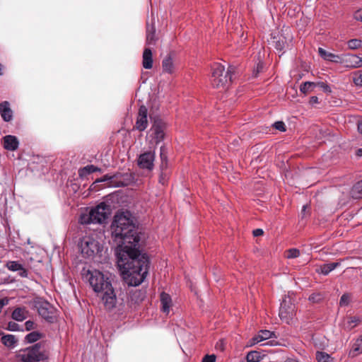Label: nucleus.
Segmentation results:
<instances>
[{"mask_svg":"<svg viewBox=\"0 0 362 362\" xmlns=\"http://www.w3.org/2000/svg\"><path fill=\"white\" fill-rule=\"evenodd\" d=\"M1 343L8 349H14L18 342V339L13 334H5L1 338Z\"/></svg>","mask_w":362,"mask_h":362,"instance_id":"nucleus-23","label":"nucleus"},{"mask_svg":"<svg viewBox=\"0 0 362 362\" xmlns=\"http://www.w3.org/2000/svg\"><path fill=\"white\" fill-rule=\"evenodd\" d=\"M316 85L317 88H320L325 93L332 92L330 87L323 81H316Z\"/></svg>","mask_w":362,"mask_h":362,"instance_id":"nucleus-39","label":"nucleus"},{"mask_svg":"<svg viewBox=\"0 0 362 362\" xmlns=\"http://www.w3.org/2000/svg\"><path fill=\"white\" fill-rule=\"evenodd\" d=\"M357 127H358V132L362 134V120H359L358 121V123H357Z\"/></svg>","mask_w":362,"mask_h":362,"instance_id":"nucleus-54","label":"nucleus"},{"mask_svg":"<svg viewBox=\"0 0 362 362\" xmlns=\"http://www.w3.org/2000/svg\"><path fill=\"white\" fill-rule=\"evenodd\" d=\"M216 359V356L214 354H206L203 357L202 362H215Z\"/></svg>","mask_w":362,"mask_h":362,"instance_id":"nucleus-46","label":"nucleus"},{"mask_svg":"<svg viewBox=\"0 0 362 362\" xmlns=\"http://www.w3.org/2000/svg\"><path fill=\"white\" fill-rule=\"evenodd\" d=\"M340 265V262H331L327 264H323L320 265L317 269L316 272L317 273L322 274L323 275H328L332 271L335 269Z\"/></svg>","mask_w":362,"mask_h":362,"instance_id":"nucleus-24","label":"nucleus"},{"mask_svg":"<svg viewBox=\"0 0 362 362\" xmlns=\"http://www.w3.org/2000/svg\"><path fill=\"white\" fill-rule=\"evenodd\" d=\"M356 155L358 157H361L362 156V148H358L357 151H356Z\"/></svg>","mask_w":362,"mask_h":362,"instance_id":"nucleus-56","label":"nucleus"},{"mask_svg":"<svg viewBox=\"0 0 362 362\" xmlns=\"http://www.w3.org/2000/svg\"><path fill=\"white\" fill-rule=\"evenodd\" d=\"M273 127L280 132H286V126L284 122L282 121H277L274 123Z\"/></svg>","mask_w":362,"mask_h":362,"instance_id":"nucleus-43","label":"nucleus"},{"mask_svg":"<svg viewBox=\"0 0 362 362\" xmlns=\"http://www.w3.org/2000/svg\"><path fill=\"white\" fill-rule=\"evenodd\" d=\"M1 66V64H0V67Z\"/></svg>","mask_w":362,"mask_h":362,"instance_id":"nucleus-63","label":"nucleus"},{"mask_svg":"<svg viewBox=\"0 0 362 362\" xmlns=\"http://www.w3.org/2000/svg\"><path fill=\"white\" fill-rule=\"evenodd\" d=\"M81 274L83 281L88 282L93 291L100 297L107 310L119 312L122 310L123 303H119L109 276L99 270L85 268Z\"/></svg>","mask_w":362,"mask_h":362,"instance_id":"nucleus-2","label":"nucleus"},{"mask_svg":"<svg viewBox=\"0 0 362 362\" xmlns=\"http://www.w3.org/2000/svg\"><path fill=\"white\" fill-rule=\"evenodd\" d=\"M141 78L144 80V82H145V81H146L147 78H148V76H147V72H144V71H143V72L141 73Z\"/></svg>","mask_w":362,"mask_h":362,"instance_id":"nucleus-55","label":"nucleus"},{"mask_svg":"<svg viewBox=\"0 0 362 362\" xmlns=\"http://www.w3.org/2000/svg\"><path fill=\"white\" fill-rule=\"evenodd\" d=\"M110 215V207L105 203L101 202L95 207L90 209L86 213H82L79 217L81 224L103 223Z\"/></svg>","mask_w":362,"mask_h":362,"instance_id":"nucleus-4","label":"nucleus"},{"mask_svg":"<svg viewBox=\"0 0 362 362\" xmlns=\"http://www.w3.org/2000/svg\"><path fill=\"white\" fill-rule=\"evenodd\" d=\"M29 308L35 309L38 315L44 320L49 323H53L57 320V309L49 302L40 298L33 297L32 298L24 296V305Z\"/></svg>","mask_w":362,"mask_h":362,"instance_id":"nucleus-3","label":"nucleus"},{"mask_svg":"<svg viewBox=\"0 0 362 362\" xmlns=\"http://www.w3.org/2000/svg\"><path fill=\"white\" fill-rule=\"evenodd\" d=\"M26 161V175L32 174L34 176H40L48 171L47 160L38 155H26L24 162Z\"/></svg>","mask_w":362,"mask_h":362,"instance_id":"nucleus-5","label":"nucleus"},{"mask_svg":"<svg viewBox=\"0 0 362 362\" xmlns=\"http://www.w3.org/2000/svg\"><path fill=\"white\" fill-rule=\"evenodd\" d=\"M18 360L20 361H23V356L18 355Z\"/></svg>","mask_w":362,"mask_h":362,"instance_id":"nucleus-59","label":"nucleus"},{"mask_svg":"<svg viewBox=\"0 0 362 362\" xmlns=\"http://www.w3.org/2000/svg\"><path fill=\"white\" fill-rule=\"evenodd\" d=\"M318 54L322 59H324L325 60L329 61V62H334V63H339V64H342L344 62H349V55H346L344 57L337 55L332 52H327L321 47H319V49H318Z\"/></svg>","mask_w":362,"mask_h":362,"instance_id":"nucleus-14","label":"nucleus"},{"mask_svg":"<svg viewBox=\"0 0 362 362\" xmlns=\"http://www.w3.org/2000/svg\"><path fill=\"white\" fill-rule=\"evenodd\" d=\"M152 52L150 49L146 48L143 53V66L144 68H152Z\"/></svg>","mask_w":362,"mask_h":362,"instance_id":"nucleus-27","label":"nucleus"},{"mask_svg":"<svg viewBox=\"0 0 362 362\" xmlns=\"http://www.w3.org/2000/svg\"><path fill=\"white\" fill-rule=\"evenodd\" d=\"M272 42L278 51H282L288 44L286 37L282 34H278L276 36H274Z\"/></svg>","mask_w":362,"mask_h":362,"instance_id":"nucleus-25","label":"nucleus"},{"mask_svg":"<svg viewBox=\"0 0 362 362\" xmlns=\"http://www.w3.org/2000/svg\"><path fill=\"white\" fill-rule=\"evenodd\" d=\"M146 291L145 289L134 288L129 291V298L135 303L141 302L146 298Z\"/></svg>","mask_w":362,"mask_h":362,"instance_id":"nucleus-21","label":"nucleus"},{"mask_svg":"<svg viewBox=\"0 0 362 362\" xmlns=\"http://www.w3.org/2000/svg\"><path fill=\"white\" fill-rule=\"evenodd\" d=\"M147 108L144 105L139 107L137 119L135 124V128L140 131H144L148 126Z\"/></svg>","mask_w":362,"mask_h":362,"instance_id":"nucleus-15","label":"nucleus"},{"mask_svg":"<svg viewBox=\"0 0 362 362\" xmlns=\"http://www.w3.org/2000/svg\"><path fill=\"white\" fill-rule=\"evenodd\" d=\"M264 355H262L259 351H250L246 356L247 362H259L262 360Z\"/></svg>","mask_w":362,"mask_h":362,"instance_id":"nucleus-30","label":"nucleus"},{"mask_svg":"<svg viewBox=\"0 0 362 362\" xmlns=\"http://www.w3.org/2000/svg\"><path fill=\"white\" fill-rule=\"evenodd\" d=\"M284 362H298V361L293 358H287Z\"/></svg>","mask_w":362,"mask_h":362,"instance_id":"nucleus-57","label":"nucleus"},{"mask_svg":"<svg viewBox=\"0 0 362 362\" xmlns=\"http://www.w3.org/2000/svg\"><path fill=\"white\" fill-rule=\"evenodd\" d=\"M300 251L296 248H291L288 250L287 258L292 259L299 257Z\"/></svg>","mask_w":362,"mask_h":362,"instance_id":"nucleus-41","label":"nucleus"},{"mask_svg":"<svg viewBox=\"0 0 362 362\" xmlns=\"http://www.w3.org/2000/svg\"><path fill=\"white\" fill-rule=\"evenodd\" d=\"M306 208H307V206H306V205H304V206H303V209H302V210H301V214L305 213V210H306Z\"/></svg>","mask_w":362,"mask_h":362,"instance_id":"nucleus-58","label":"nucleus"},{"mask_svg":"<svg viewBox=\"0 0 362 362\" xmlns=\"http://www.w3.org/2000/svg\"><path fill=\"white\" fill-rule=\"evenodd\" d=\"M40 325L36 322L33 320H27L24 322V332H33V330H39Z\"/></svg>","mask_w":362,"mask_h":362,"instance_id":"nucleus-32","label":"nucleus"},{"mask_svg":"<svg viewBox=\"0 0 362 362\" xmlns=\"http://www.w3.org/2000/svg\"><path fill=\"white\" fill-rule=\"evenodd\" d=\"M353 193H357V197L362 196V180L356 182L353 187Z\"/></svg>","mask_w":362,"mask_h":362,"instance_id":"nucleus-40","label":"nucleus"},{"mask_svg":"<svg viewBox=\"0 0 362 362\" xmlns=\"http://www.w3.org/2000/svg\"><path fill=\"white\" fill-rule=\"evenodd\" d=\"M152 126L148 132V137L151 142L158 145L165 138L166 124L158 117L151 118Z\"/></svg>","mask_w":362,"mask_h":362,"instance_id":"nucleus-7","label":"nucleus"},{"mask_svg":"<svg viewBox=\"0 0 362 362\" xmlns=\"http://www.w3.org/2000/svg\"><path fill=\"white\" fill-rule=\"evenodd\" d=\"M347 45L351 49H357L362 47V40L360 39H351L347 42Z\"/></svg>","mask_w":362,"mask_h":362,"instance_id":"nucleus-34","label":"nucleus"},{"mask_svg":"<svg viewBox=\"0 0 362 362\" xmlns=\"http://www.w3.org/2000/svg\"><path fill=\"white\" fill-rule=\"evenodd\" d=\"M226 66H228V68H231L230 65H228L226 62L223 61V63L219 64V66L218 68L224 69Z\"/></svg>","mask_w":362,"mask_h":362,"instance_id":"nucleus-52","label":"nucleus"},{"mask_svg":"<svg viewBox=\"0 0 362 362\" xmlns=\"http://www.w3.org/2000/svg\"><path fill=\"white\" fill-rule=\"evenodd\" d=\"M361 321V319L358 316L349 317L347 320V328L351 329L355 327Z\"/></svg>","mask_w":362,"mask_h":362,"instance_id":"nucleus-33","label":"nucleus"},{"mask_svg":"<svg viewBox=\"0 0 362 362\" xmlns=\"http://www.w3.org/2000/svg\"><path fill=\"white\" fill-rule=\"evenodd\" d=\"M232 81L230 69H214L211 76V82L214 87L226 88Z\"/></svg>","mask_w":362,"mask_h":362,"instance_id":"nucleus-8","label":"nucleus"},{"mask_svg":"<svg viewBox=\"0 0 362 362\" xmlns=\"http://www.w3.org/2000/svg\"><path fill=\"white\" fill-rule=\"evenodd\" d=\"M12 318L16 321H23V310L20 308L14 310L12 313Z\"/></svg>","mask_w":362,"mask_h":362,"instance_id":"nucleus-38","label":"nucleus"},{"mask_svg":"<svg viewBox=\"0 0 362 362\" xmlns=\"http://www.w3.org/2000/svg\"><path fill=\"white\" fill-rule=\"evenodd\" d=\"M4 147L8 151H15L19 144L17 138L12 135L5 136L3 139Z\"/></svg>","mask_w":362,"mask_h":362,"instance_id":"nucleus-20","label":"nucleus"},{"mask_svg":"<svg viewBox=\"0 0 362 362\" xmlns=\"http://www.w3.org/2000/svg\"><path fill=\"white\" fill-rule=\"evenodd\" d=\"M272 335H274L272 332L267 329H262L255 337H253L252 340L254 344H258L272 338Z\"/></svg>","mask_w":362,"mask_h":362,"instance_id":"nucleus-26","label":"nucleus"},{"mask_svg":"<svg viewBox=\"0 0 362 362\" xmlns=\"http://www.w3.org/2000/svg\"><path fill=\"white\" fill-rule=\"evenodd\" d=\"M310 105H315V104H318L319 103V99L317 96H312L310 98Z\"/></svg>","mask_w":362,"mask_h":362,"instance_id":"nucleus-51","label":"nucleus"},{"mask_svg":"<svg viewBox=\"0 0 362 362\" xmlns=\"http://www.w3.org/2000/svg\"><path fill=\"white\" fill-rule=\"evenodd\" d=\"M350 302V296L348 293H344L341 296L340 300H339V305L340 306H346L349 305Z\"/></svg>","mask_w":362,"mask_h":362,"instance_id":"nucleus-42","label":"nucleus"},{"mask_svg":"<svg viewBox=\"0 0 362 362\" xmlns=\"http://www.w3.org/2000/svg\"><path fill=\"white\" fill-rule=\"evenodd\" d=\"M316 358L318 362H329L330 356L322 351H317L316 353Z\"/></svg>","mask_w":362,"mask_h":362,"instance_id":"nucleus-35","label":"nucleus"},{"mask_svg":"<svg viewBox=\"0 0 362 362\" xmlns=\"http://www.w3.org/2000/svg\"><path fill=\"white\" fill-rule=\"evenodd\" d=\"M354 60V62H355V65H351V66H349V65H346L347 67L350 66L351 68H358V67H361L362 66V58H359L358 57L356 56V55H349V62H351Z\"/></svg>","mask_w":362,"mask_h":362,"instance_id":"nucleus-36","label":"nucleus"},{"mask_svg":"<svg viewBox=\"0 0 362 362\" xmlns=\"http://www.w3.org/2000/svg\"><path fill=\"white\" fill-rule=\"evenodd\" d=\"M167 70L168 71V72H169L170 74H172V73H173V71H172V70H173V69H167Z\"/></svg>","mask_w":362,"mask_h":362,"instance_id":"nucleus-60","label":"nucleus"},{"mask_svg":"<svg viewBox=\"0 0 362 362\" xmlns=\"http://www.w3.org/2000/svg\"><path fill=\"white\" fill-rule=\"evenodd\" d=\"M351 353L353 354V356L362 353V334L360 335L354 343Z\"/></svg>","mask_w":362,"mask_h":362,"instance_id":"nucleus-31","label":"nucleus"},{"mask_svg":"<svg viewBox=\"0 0 362 362\" xmlns=\"http://www.w3.org/2000/svg\"><path fill=\"white\" fill-rule=\"evenodd\" d=\"M317 88L316 81H305L300 86V91L306 95Z\"/></svg>","mask_w":362,"mask_h":362,"instance_id":"nucleus-28","label":"nucleus"},{"mask_svg":"<svg viewBox=\"0 0 362 362\" xmlns=\"http://www.w3.org/2000/svg\"><path fill=\"white\" fill-rule=\"evenodd\" d=\"M294 315V306L292 304L287 305L286 300H283L279 308V317L281 320L287 324H290Z\"/></svg>","mask_w":362,"mask_h":362,"instance_id":"nucleus-13","label":"nucleus"},{"mask_svg":"<svg viewBox=\"0 0 362 362\" xmlns=\"http://www.w3.org/2000/svg\"><path fill=\"white\" fill-rule=\"evenodd\" d=\"M163 68H170L171 66H178V60L175 52H170L163 59Z\"/></svg>","mask_w":362,"mask_h":362,"instance_id":"nucleus-19","label":"nucleus"},{"mask_svg":"<svg viewBox=\"0 0 362 362\" xmlns=\"http://www.w3.org/2000/svg\"><path fill=\"white\" fill-rule=\"evenodd\" d=\"M252 234L255 237H258L263 234V230L260 228H257L253 230Z\"/></svg>","mask_w":362,"mask_h":362,"instance_id":"nucleus-50","label":"nucleus"},{"mask_svg":"<svg viewBox=\"0 0 362 362\" xmlns=\"http://www.w3.org/2000/svg\"><path fill=\"white\" fill-rule=\"evenodd\" d=\"M7 329L9 331H18L20 329V326L14 321L9 322L7 325Z\"/></svg>","mask_w":362,"mask_h":362,"instance_id":"nucleus-44","label":"nucleus"},{"mask_svg":"<svg viewBox=\"0 0 362 362\" xmlns=\"http://www.w3.org/2000/svg\"><path fill=\"white\" fill-rule=\"evenodd\" d=\"M354 82L356 86H362V74L361 72L355 74Z\"/></svg>","mask_w":362,"mask_h":362,"instance_id":"nucleus-45","label":"nucleus"},{"mask_svg":"<svg viewBox=\"0 0 362 362\" xmlns=\"http://www.w3.org/2000/svg\"><path fill=\"white\" fill-rule=\"evenodd\" d=\"M105 181H110V185L112 186V182H113V175H103L100 180H98V182H105Z\"/></svg>","mask_w":362,"mask_h":362,"instance_id":"nucleus-47","label":"nucleus"},{"mask_svg":"<svg viewBox=\"0 0 362 362\" xmlns=\"http://www.w3.org/2000/svg\"><path fill=\"white\" fill-rule=\"evenodd\" d=\"M6 266L9 270L13 272L23 270V266L17 262H8Z\"/></svg>","mask_w":362,"mask_h":362,"instance_id":"nucleus-37","label":"nucleus"},{"mask_svg":"<svg viewBox=\"0 0 362 362\" xmlns=\"http://www.w3.org/2000/svg\"><path fill=\"white\" fill-rule=\"evenodd\" d=\"M134 177L130 173H117L113 175L112 186L115 187H127L134 182Z\"/></svg>","mask_w":362,"mask_h":362,"instance_id":"nucleus-11","label":"nucleus"},{"mask_svg":"<svg viewBox=\"0 0 362 362\" xmlns=\"http://www.w3.org/2000/svg\"><path fill=\"white\" fill-rule=\"evenodd\" d=\"M269 342H265V343H263L262 345V346H264V345H267V344H269Z\"/></svg>","mask_w":362,"mask_h":362,"instance_id":"nucleus-61","label":"nucleus"},{"mask_svg":"<svg viewBox=\"0 0 362 362\" xmlns=\"http://www.w3.org/2000/svg\"><path fill=\"white\" fill-rule=\"evenodd\" d=\"M160 158H161L162 160L163 159H166V156L164 154V147L163 146L160 147Z\"/></svg>","mask_w":362,"mask_h":362,"instance_id":"nucleus-53","label":"nucleus"},{"mask_svg":"<svg viewBox=\"0 0 362 362\" xmlns=\"http://www.w3.org/2000/svg\"><path fill=\"white\" fill-rule=\"evenodd\" d=\"M112 237L117 242V264L126 284L137 286L148 271V257L139 250L140 236L136 219L129 211H117L111 224Z\"/></svg>","mask_w":362,"mask_h":362,"instance_id":"nucleus-1","label":"nucleus"},{"mask_svg":"<svg viewBox=\"0 0 362 362\" xmlns=\"http://www.w3.org/2000/svg\"><path fill=\"white\" fill-rule=\"evenodd\" d=\"M45 337L43 332L40 330H33L24 335V344L37 342Z\"/></svg>","mask_w":362,"mask_h":362,"instance_id":"nucleus-18","label":"nucleus"},{"mask_svg":"<svg viewBox=\"0 0 362 362\" xmlns=\"http://www.w3.org/2000/svg\"><path fill=\"white\" fill-rule=\"evenodd\" d=\"M97 171H100V169L93 165H88L80 169L78 174L80 177H83Z\"/></svg>","mask_w":362,"mask_h":362,"instance_id":"nucleus-29","label":"nucleus"},{"mask_svg":"<svg viewBox=\"0 0 362 362\" xmlns=\"http://www.w3.org/2000/svg\"><path fill=\"white\" fill-rule=\"evenodd\" d=\"M322 299V296L320 293H314L310 296L309 300L312 302H318Z\"/></svg>","mask_w":362,"mask_h":362,"instance_id":"nucleus-48","label":"nucleus"},{"mask_svg":"<svg viewBox=\"0 0 362 362\" xmlns=\"http://www.w3.org/2000/svg\"><path fill=\"white\" fill-rule=\"evenodd\" d=\"M156 27L154 23H146V42L148 45H155L157 40Z\"/></svg>","mask_w":362,"mask_h":362,"instance_id":"nucleus-22","label":"nucleus"},{"mask_svg":"<svg viewBox=\"0 0 362 362\" xmlns=\"http://www.w3.org/2000/svg\"><path fill=\"white\" fill-rule=\"evenodd\" d=\"M40 248L35 245H32L30 239H28L27 243H24V267L32 268L35 267V264L41 262V257L39 255ZM24 277H27V271L24 268Z\"/></svg>","mask_w":362,"mask_h":362,"instance_id":"nucleus-6","label":"nucleus"},{"mask_svg":"<svg viewBox=\"0 0 362 362\" xmlns=\"http://www.w3.org/2000/svg\"><path fill=\"white\" fill-rule=\"evenodd\" d=\"M155 160V153L152 151H148L141 153L138 158V165L140 168L151 170L153 168V162Z\"/></svg>","mask_w":362,"mask_h":362,"instance_id":"nucleus-12","label":"nucleus"},{"mask_svg":"<svg viewBox=\"0 0 362 362\" xmlns=\"http://www.w3.org/2000/svg\"><path fill=\"white\" fill-rule=\"evenodd\" d=\"M24 362H39L47 357L41 342H37L33 346L24 349Z\"/></svg>","mask_w":362,"mask_h":362,"instance_id":"nucleus-9","label":"nucleus"},{"mask_svg":"<svg viewBox=\"0 0 362 362\" xmlns=\"http://www.w3.org/2000/svg\"><path fill=\"white\" fill-rule=\"evenodd\" d=\"M354 17L356 20L362 22V9H359L354 13Z\"/></svg>","mask_w":362,"mask_h":362,"instance_id":"nucleus-49","label":"nucleus"},{"mask_svg":"<svg viewBox=\"0 0 362 362\" xmlns=\"http://www.w3.org/2000/svg\"><path fill=\"white\" fill-rule=\"evenodd\" d=\"M160 301L162 312L168 315L172 306V299L170 296L165 292H162L160 295Z\"/></svg>","mask_w":362,"mask_h":362,"instance_id":"nucleus-17","label":"nucleus"},{"mask_svg":"<svg viewBox=\"0 0 362 362\" xmlns=\"http://www.w3.org/2000/svg\"><path fill=\"white\" fill-rule=\"evenodd\" d=\"M81 252L86 258H92L100 250V243L93 238L84 237L80 245Z\"/></svg>","mask_w":362,"mask_h":362,"instance_id":"nucleus-10","label":"nucleus"},{"mask_svg":"<svg viewBox=\"0 0 362 362\" xmlns=\"http://www.w3.org/2000/svg\"><path fill=\"white\" fill-rule=\"evenodd\" d=\"M0 115L4 122H8L13 119V113L8 101L0 103Z\"/></svg>","mask_w":362,"mask_h":362,"instance_id":"nucleus-16","label":"nucleus"},{"mask_svg":"<svg viewBox=\"0 0 362 362\" xmlns=\"http://www.w3.org/2000/svg\"><path fill=\"white\" fill-rule=\"evenodd\" d=\"M2 74H3V73L1 71V69H0V76L2 75Z\"/></svg>","mask_w":362,"mask_h":362,"instance_id":"nucleus-62","label":"nucleus"}]
</instances>
